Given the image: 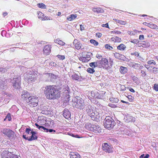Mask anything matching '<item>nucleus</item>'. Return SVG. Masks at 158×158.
Wrapping results in <instances>:
<instances>
[{
  "mask_svg": "<svg viewBox=\"0 0 158 158\" xmlns=\"http://www.w3.org/2000/svg\"><path fill=\"white\" fill-rule=\"evenodd\" d=\"M102 27H105L107 28H109L108 23H107L105 24H103L102 25Z\"/></svg>",
  "mask_w": 158,
  "mask_h": 158,
  "instance_id": "54",
  "label": "nucleus"
},
{
  "mask_svg": "<svg viewBox=\"0 0 158 158\" xmlns=\"http://www.w3.org/2000/svg\"><path fill=\"white\" fill-rule=\"evenodd\" d=\"M40 130H41V131H44L46 132H48V129L45 128L44 127L42 126Z\"/></svg>",
  "mask_w": 158,
  "mask_h": 158,
  "instance_id": "40",
  "label": "nucleus"
},
{
  "mask_svg": "<svg viewBox=\"0 0 158 158\" xmlns=\"http://www.w3.org/2000/svg\"><path fill=\"white\" fill-rule=\"evenodd\" d=\"M51 19H49V18L48 17H46V16H45V17H43V20H50Z\"/></svg>",
  "mask_w": 158,
  "mask_h": 158,
  "instance_id": "58",
  "label": "nucleus"
},
{
  "mask_svg": "<svg viewBox=\"0 0 158 158\" xmlns=\"http://www.w3.org/2000/svg\"><path fill=\"white\" fill-rule=\"evenodd\" d=\"M31 136L29 139V141H31L33 140L37 139V136L35 135L36 133L33 131H31Z\"/></svg>",
  "mask_w": 158,
  "mask_h": 158,
  "instance_id": "17",
  "label": "nucleus"
},
{
  "mask_svg": "<svg viewBox=\"0 0 158 158\" xmlns=\"http://www.w3.org/2000/svg\"><path fill=\"white\" fill-rule=\"evenodd\" d=\"M139 39L140 40H143L144 39V36L143 35H140L139 36Z\"/></svg>",
  "mask_w": 158,
  "mask_h": 158,
  "instance_id": "60",
  "label": "nucleus"
},
{
  "mask_svg": "<svg viewBox=\"0 0 158 158\" xmlns=\"http://www.w3.org/2000/svg\"><path fill=\"white\" fill-rule=\"evenodd\" d=\"M90 42L94 46H97L98 44V43L94 40L91 39L90 40Z\"/></svg>",
  "mask_w": 158,
  "mask_h": 158,
  "instance_id": "33",
  "label": "nucleus"
},
{
  "mask_svg": "<svg viewBox=\"0 0 158 158\" xmlns=\"http://www.w3.org/2000/svg\"><path fill=\"white\" fill-rule=\"evenodd\" d=\"M37 77V74L34 73L32 74H26L24 77V81L25 82L29 84L34 81L36 79Z\"/></svg>",
  "mask_w": 158,
  "mask_h": 158,
  "instance_id": "5",
  "label": "nucleus"
},
{
  "mask_svg": "<svg viewBox=\"0 0 158 158\" xmlns=\"http://www.w3.org/2000/svg\"><path fill=\"white\" fill-rule=\"evenodd\" d=\"M148 27L152 29H155L157 26L155 25L149 23Z\"/></svg>",
  "mask_w": 158,
  "mask_h": 158,
  "instance_id": "39",
  "label": "nucleus"
},
{
  "mask_svg": "<svg viewBox=\"0 0 158 158\" xmlns=\"http://www.w3.org/2000/svg\"><path fill=\"white\" fill-rule=\"evenodd\" d=\"M79 59L82 62H87L90 59V57H88L87 54H86L85 56L81 57Z\"/></svg>",
  "mask_w": 158,
  "mask_h": 158,
  "instance_id": "21",
  "label": "nucleus"
},
{
  "mask_svg": "<svg viewBox=\"0 0 158 158\" xmlns=\"http://www.w3.org/2000/svg\"><path fill=\"white\" fill-rule=\"evenodd\" d=\"M9 158H18V157L17 155L11 154L10 157Z\"/></svg>",
  "mask_w": 158,
  "mask_h": 158,
  "instance_id": "49",
  "label": "nucleus"
},
{
  "mask_svg": "<svg viewBox=\"0 0 158 158\" xmlns=\"http://www.w3.org/2000/svg\"><path fill=\"white\" fill-rule=\"evenodd\" d=\"M51 45L45 46L43 50L44 53L46 55H48L51 52Z\"/></svg>",
  "mask_w": 158,
  "mask_h": 158,
  "instance_id": "15",
  "label": "nucleus"
},
{
  "mask_svg": "<svg viewBox=\"0 0 158 158\" xmlns=\"http://www.w3.org/2000/svg\"><path fill=\"white\" fill-rule=\"evenodd\" d=\"M54 42L61 45H64L65 44V43L63 41L58 39L55 40Z\"/></svg>",
  "mask_w": 158,
  "mask_h": 158,
  "instance_id": "31",
  "label": "nucleus"
},
{
  "mask_svg": "<svg viewBox=\"0 0 158 158\" xmlns=\"http://www.w3.org/2000/svg\"><path fill=\"white\" fill-rule=\"evenodd\" d=\"M37 14L38 18L39 19H40L41 20H43L44 14L40 11L38 12Z\"/></svg>",
  "mask_w": 158,
  "mask_h": 158,
  "instance_id": "30",
  "label": "nucleus"
},
{
  "mask_svg": "<svg viewBox=\"0 0 158 158\" xmlns=\"http://www.w3.org/2000/svg\"><path fill=\"white\" fill-rule=\"evenodd\" d=\"M127 71V68L121 66L119 69V71L121 73L123 74H125L126 73Z\"/></svg>",
  "mask_w": 158,
  "mask_h": 158,
  "instance_id": "22",
  "label": "nucleus"
},
{
  "mask_svg": "<svg viewBox=\"0 0 158 158\" xmlns=\"http://www.w3.org/2000/svg\"><path fill=\"white\" fill-rule=\"evenodd\" d=\"M22 98L24 100L27 101V102H28L30 100V98H31L30 94L27 91H24L23 92V94H22Z\"/></svg>",
  "mask_w": 158,
  "mask_h": 158,
  "instance_id": "11",
  "label": "nucleus"
},
{
  "mask_svg": "<svg viewBox=\"0 0 158 158\" xmlns=\"http://www.w3.org/2000/svg\"><path fill=\"white\" fill-rule=\"evenodd\" d=\"M76 98V101L73 102V107L75 106L77 108L80 110L83 109L85 106L84 100L78 96H77Z\"/></svg>",
  "mask_w": 158,
  "mask_h": 158,
  "instance_id": "4",
  "label": "nucleus"
},
{
  "mask_svg": "<svg viewBox=\"0 0 158 158\" xmlns=\"http://www.w3.org/2000/svg\"><path fill=\"white\" fill-rule=\"evenodd\" d=\"M96 57L98 59H100L102 57V56L101 55L97 54L96 55Z\"/></svg>",
  "mask_w": 158,
  "mask_h": 158,
  "instance_id": "61",
  "label": "nucleus"
},
{
  "mask_svg": "<svg viewBox=\"0 0 158 158\" xmlns=\"http://www.w3.org/2000/svg\"><path fill=\"white\" fill-rule=\"evenodd\" d=\"M27 136V137L26 135H23V137L24 139L29 141V138H28V135Z\"/></svg>",
  "mask_w": 158,
  "mask_h": 158,
  "instance_id": "52",
  "label": "nucleus"
},
{
  "mask_svg": "<svg viewBox=\"0 0 158 158\" xmlns=\"http://www.w3.org/2000/svg\"><path fill=\"white\" fill-rule=\"evenodd\" d=\"M119 59L123 61H127V59L126 58L124 55L121 54Z\"/></svg>",
  "mask_w": 158,
  "mask_h": 158,
  "instance_id": "35",
  "label": "nucleus"
},
{
  "mask_svg": "<svg viewBox=\"0 0 158 158\" xmlns=\"http://www.w3.org/2000/svg\"><path fill=\"white\" fill-rule=\"evenodd\" d=\"M105 48L110 50H112L113 49V48L108 44H106L105 45Z\"/></svg>",
  "mask_w": 158,
  "mask_h": 158,
  "instance_id": "36",
  "label": "nucleus"
},
{
  "mask_svg": "<svg viewBox=\"0 0 158 158\" xmlns=\"http://www.w3.org/2000/svg\"><path fill=\"white\" fill-rule=\"evenodd\" d=\"M32 131L30 128H27L26 129L25 132L27 135L31 134V131Z\"/></svg>",
  "mask_w": 158,
  "mask_h": 158,
  "instance_id": "37",
  "label": "nucleus"
},
{
  "mask_svg": "<svg viewBox=\"0 0 158 158\" xmlns=\"http://www.w3.org/2000/svg\"><path fill=\"white\" fill-rule=\"evenodd\" d=\"M114 56L117 59H119L121 54L116 52L114 54Z\"/></svg>",
  "mask_w": 158,
  "mask_h": 158,
  "instance_id": "42",
  "label": "nucleus"
},
{
  "mask_svg": "<svg viewBox=\"0 0 158 158\" xmlns=\"http://www.w3.org/2000/svg\"><path fill=\"white\" fill-rule=\"evenodd\" d=\"M35 126L36 127L38 128L39 130H40V129H41V126H40L37 123H35Z\"/></svg>",
  "mask_w": 158,
  "mask_h": 158,
  "instance_id": "57",
  "label": "nucleus"
},
{
  "mask_svg": "<svg viewBox=\"0 0 158 158\" xmlns=\"http://www.w3.org/2000/svg\"><path fill=\"white\" fill-rule=\"evenodd\" d=\"M44 94L47 98L49 100L57 99L60 97L59 90L56 86L47 85L45 87Z\"/></svg>",
  "mask_w": 158,
  "mask_h": 158,
  "instance_id": "1",
  "label": "nucleus"
},
{
  "mask_svg": "<svg viewBox=\"0 0 158 158\" xmlns=\"http://www.w3.org/2000/svg\"><path fill=\"white\" fill-rule=\"evenodd\" d=\"M70 158H80V155L76 152H71L69 155Z\"/></svg>",
  "mask_w": 158,
  "mask_h": 158,
  "instance_id": "16",
  "label": "nucleus"
},
{
  "mask_svg": "<svg viewBox=\"0 0 158 158\" xmlns=\"http://www.w3.org/2000/svg\"><path fill=\"white\" fill-rule=\"evenodd\" d=\"M37 6L42 9H46V6L43 3H39L37 4Z\"/></svg>",
  "mask_w": 158,
  "mask_h": 158,
  "instance_id": "27",
  "label": "nucleus"
},
{
  "mask_svg": "<svg viewBox=\"0 0 158 158\" xmlns=\"http://www.w3.org/2000/svg\"><path fill=\"white\" fill-rule=\"evenodd\" d=\"M134 63H135L134 62H130L129 63V65L130 66L133 67Z\"/></svg>",
  "mask_w": 158,
  "mask_h": 158,
  "instance_id": "56",
  "label": "nucleus"
},
{
  "mask_svg": "<svg viewBox=\"0 0 158 158\" xmlns=\"http://www.w3.org/2000/svg\"><path fill=\"white\" fill-rule=\"evenodd\" d=\"M110 100L111 102L113 103H116L118 101V99L116 98H110Z\"/></svg>",
  "mask_w": 158,
  "mask_h": 158,
  "instance_id": "32",
  "label": "nucleus"
},
{
  "mask_svg": "<svg viewBox=\"0 0 158 158\" xmlns=\"http://www.w3.org/2000/svg\"><path fill=\"white\" fill-rule=\"evenodd\" d=\"M98 61L97 60L96 62H91L89 63L90 66L92 68H94L98 66Z\"/></svg>",
  "mask_w": 158,
  "mask_h": 158,
  "instance_id": "26",
  "label": "nucleus"
},
{
  "mask_svg": "<svg viewBox=\"0 0 158 158\" xmlns=\"http://www.w3.org/2000/svg\"><path fill=\"white\" fill-rule=\"evenodd\" d=\"M127 97L128 98L129 100V101L130 102L132 101L134 99V98L131 95H128L127 96Z\"/></svg>",
  "mask_w": 158,
  "mask_h": 158,
  "instance_id": "45",
  "label": "nucleus"
},
{
  "mask_svg": "<svg viewBox=\"0 0 158 158\" xmlns=\"http://www.w3.org/2000/svg\"><path fill=\"white\" fill-rule=\"evenodd\" d=\"M2 132L10 138H13L15 134V132L12 130L5 129H4L2 131Z\"/></svg>",
  "mask_w": 158,
  "mask_h": 158,
  "instance_id": "7",
  "label": "nucleus"
},
{
  "mask_svg": "<svg viewBox=\"0 0 158 158\" xmlns=\"http://www.w3.org/2000/svg\"><path fill=\"white\" fill-rule=\"evenodd\" d=\"M93 125L91 124L90 123H87L85 124V127L88 130L91 131V130H92L91 128H92Z\"/></svg>",
  "mask_w": 158,
  "mask_h": 158,
  "instance_id": "24",
  "label": "nucleus"
},
{
  "mask_svg": "<svg viewBox=\"0 0 158 158\" xmlns=\"http://www.w3.org/2000/svg\"><path fill=\"white\" fill-rule=\"evenodd\" d=\"M132 80L133 81L135 82L137 81V80H138L137 78L135 76H134L132 77Z\"/></svg>",
  "mask_w": 158,
  "mask_h": 158,
  "instance_id": "55",
  "label": "nucleus"
},
{
  "mask_svg": "<svg viewBox=\"0 0 158 158\" xmlns=\"http://www.w3.org/2000/svg\"><path fill=\"white\" fill-rule=\"evenodd\" d=\"M84 27H83V26L82 25H80V29L81 31H82L84 30Z\"/></svg>",
  "mask_w": 158,
  "mask_h": 158,
  "instance_id": "62",
  "label": "nucleus"
},
{
  "mask_svg": "<svg viewBox=\"0 0 158 158\" xmlns=\"http://www.w3.org/2000/svg\"><path fill=\"white\" fill-rule=\"evenodd\" d=\"M140 67V64L135 63L133 68L136 69H138Z\"/></svg>",
  "mask_w": 158,
  "mask_h": 158,
  "instance_id": "38",
  "label": "nucleus"
},
{
  "mask_svg": "<svg viewBox=\"0 0 158 158\" xmlns=\"http://www.w3.org/2000/svg\"><path fill=\"white\" fill-rule=\"evenodd\" d=\"M77 17V15H75L72 14L69 15L67 18V19L69 21H73Z\"/></svg>",
  "mask_w": 158,
  "mask_h": 158,
  "instance_id": "23",
  "label": "nucleus"
},
{
  "mask_svg": "<svg viewBox=\"0 0 158 158\" xmlns=\"http://www.w3.org/2000/svg\"><path fill=\"white\" fill-rule=\"evenodd\" d=\"M98 64H100L101 67L104 69H106L108 67V60L105 58H102L100 61H98Z\"/></svg>",
  "mask_w": 158,
  "mask_h": 158,
  "instance_id": "9",
  "label": "nucleus"
},
{
  "mask_svg": "<svg viewBox=\"0 0 158 158\" xmlns=\"http://www.w3.org/2000/svg\"><path fill=\"white\" fill-rule=\"evenodd\" d=\"M91 95L92 97L95 98H100V96L98 92L96 91H92L91 92Z\"/></svg>",
  "mask_w": 158,
  "mask_h": 158,
  "instance_id": "20",
  "label": "nucleus"
},
{
  "mask_svg": "<svg viewBox=\"0 0 158 158\" xmlns=\"http://www.w3.org/2000/svg\"><path fill=\"white\" fill-rule=\"evenodd\" d=\"M30 100L29 101L28 103L31 104V106L32 107H34L36 106L38 102V100L37 98H30Z\"/></svg>",
  "mask_w": 158,
  "mask_h": 158,
  "instance_id": "12",
  "label": "nucleus"
},
{
  "mask_svg": "<svg viewBox=\"0 0 158 158\" xmlns=\"http://www.w3.org/2000/svg\"><path fill=\"white\" fill-rule=\"evenodd\" d=\"M154 89L156 91H158V84H155L154 85Z\"/></svg>",
  "mask_w": 158,
  "mask_h": 158,
  "instance_id": "48",
  "label": "nucleus"
},
{
  "mask_svg": "<svg viewBox=\"0 0 158 158\" xmlns=\"http://www.w3.org/2000/svg\"><path fill=\"white\" fill-rule=\"evenodd\" d=\"M128 88L129 89V90L131 92H135V90L132 88L130 87V88Z\"/></svg>",
  "mask_w": 158,
  "mask_h": 158,
  "instance_id": "64",
  "label": "nucleus"
},
{
  "mask_svg": "<svg viewBox=\"0 0 158 158\" xmlns=\"http://www.w3.org/2000/svg\"><path fill=\"white\" fill-rule=\"evenodd\" d=\"M131 43H135V44H137L139 42V41L137 40H136V39H134L133 40H131Z\"/></svg>",
  "mask_w": 158,
  "mask_h": 158,
  "instance_id": "46",
  "label": "nucleus"
},
{
  "mask_svg": "<svg viewBox=\"0 0 158 158\" xmlns=\"http://www.w3.org/2000/svg\"><path fill=\"white\" fill-rule=\"evenodd\" d=\"M91 129V131L96 134L102 133L103 131V129L98 125H94Z\"/></svg>",
  "mask_w": 158,
  "mask_h": 158,
  "instance_id": "8",
  "label": "nucleus"
},
{
  "mask_svg": "<svg viewBox=\"0 0 158 158\" xmlns=\"http://www.w3.org/2000/svg\"><path fill=\"white\" fill-rule=\"evenodd\" d=\"M103 150L106 152L110 153L112 152V148L107 143H104L102 145Z\"/></svg>",
  "mask_w": 158,
  "mask_h": 158,
  "instance_id": "10",
  "label": "nucleus"
},
{
  "mask_svg": "<svg viewBox=\"0 0 158 158\" xmlns=\"http://www.w3.org/2000/svg\"><path fill=\"white\" fill-rule=\"evenodd\" d=\"M86 111L88 115L89 116L94 120L98 121V117H99L98 113L95 111L94 108L89 105L86 107Z\"/></svg>",
  "mask_w": 158,
  "mask_h": 158,
  "instance_id": "2",
  "label": "nucleus"
},
{
  "mask_svg": "<svg viewBox=\"0 0 158 158\" xmlns=\"http://www.w3.org/2000/svg\"><path fill=\"white\" fill-rule=\"evenodd\" d=\"M87 71L90 73H93L95 72V70L93 68H88L87 69Z\"/></svg>",
  "mask_w": 158,
  "mask_h": 158,
  "instance_id": "34",
  "label": "nucleus"
},
{
  "mask_svg": "<svg viewBox=\"0 0 158 158\" xmlns=\"http://www.w3.org/2000/svg\"><path fill=\"white\" fill-rule=\"evenodd\" d=\"M139 54L138 52H135L134 53H131V55H135V56H137H137H139Z\"/></svg>",
  "mask_w": 158,
  "mask_h": 158,
  "instance_id": "53",
  "label": "nucleus"
},
{
  "mask_svg": "<svg viewBox=\"0 0 158 158\" xmlns=\"http://www.w3.org/2000/svg\"><path fill=\"white\" fill-rule=\"evenodd\" d=\"M148 63L149 64H153L154 65H155L156 64L154 60H152L148 61Z\"/></svg>",
  "mask_w": 158,
  "mask_h": 158,
  "instance_id": "43",
  "label": "nucleus"
},
{
  "mask_svg": "<svg viewBox=\"0 0 158 158\" xmlns=\"http://www.w3.org/2000/svg\"><path fill=\"white\" fill-rule=\"evenodd\" d=\"M57 56L60 60H63L65 59V57L64 56L58 55Z\"/></svg>",
  "mask_w": 158,
  "mask_h": 158,
  "instance_id": "44",
  "label": "nucleus"
},
{
  "mask_svg": "<svg viewBox=\"0 0 158 158\" xmlns=\"http://www.w3.org/2000/svg\"><path fill=\"white\" fill-rule=\"evenodd\" d=\"M94 12L95 13L96 12L97 13H102L103 12V10H94Z\"/></svg>",
  "mask_w": 158,
  "mask_h": 158,
  "instance_id": "63",
  "label": "nucleus"
},
{
  "mask_svg": "<svg viewBox=\"0 0 158 158\" xmlns=\"http://www.w3.org/2000/svg\"><path fill=\"white\" fill-rule=\"evenodd\" d=\"M11 152L7 151H4L2 152L1 156L4 158H9L11 154Z\"/></svg>",
  "mask_w": 158,
  "mask_h": 158,
  "instance_id": "14",
  "label": "nucleus"
},
{
  "mask_svg": "<svg viewBox=\"0 0 158 158\" xmlns=\"http://www.w3.org/2000/svg\"><path fill=\"white\" fill-rule=\"evenodd\" d=\"M118 50L123 51L126 48V46L123 44H121L119 45L117 47Z\"/></svg>",
  "mask_w": 158,
  "mask_h": 158,
  "instance_id": "25",
  "label": "nucleus"
},
{
  "mask_svg": "<svg viewBox=\"0 0 158 158\" xmlns=\"http://www.w3.org/2000/svg\"><path fill=\"white\" fill-rule=\"evenodd\" d=\"M111 39L112 40L117 42H119L121 40V38L117 36L112 38Z\"/></svg>",
  "mask_w": 158,
  "mask_h": 158,
  "instance_id": "29",
  "label": "nucleus"
},
{
  "mask_svg": "<svg viewBox=\"0 0 158 158\" xmlns=\"http://www.w3.org/2000/svg\"><path fill=\"white\" fill-rule=\"evenodd\" d=\"M72 79L73 80L79 81H81L85 79V77L83 76H81V74L78 75L77 74H74L72 76Z\"/></svg>",
  "mask_w": 158,
  "mask_h": 158,
  "instance_id": "13",
  "label": "nucleus"
},
{
  "mask_svg": "<svg viewBox=\"0 0 158 158\" xmlns=\"http://www.w3.org/2000/svg\"><path fill=\"white\" fill-rule=\"evenodd\" d=\"M112 33L117 34H120L121 33V32L119 31H114L111 32Z\"/></svg>",
  "mask_w": 158,
  "mask_h": 158,
  "instance_id": "51",
  "label": "nucleus"
},
{
  "mask_svg": "<svg viewBox=\"0 0 158 158\" xmlns=\"http://www.w3.org/2000/svg\"><path fill=\"white\" fill-rule=\"evenodd\" d=\"M63 116L66 119H68L70 117V112L68 110H64L63 114Z\"/></svg>",
  "mask_w": 158,
  "mask_h": 158,
  "instance_id": "18",
  "label": "nucleus"
},
{
  "mask_svg": "<svg viewBox=\"0 0 158 158\" xmlns=\"http://www.w3.org/2000/svg\"><path fill=\"white\" fill-rule=\"evenodd\" d=\"M11 81L13 84V87L16 89H19L21 87V77L20 76L17 78H14Z\"/></svg>",
  "mask_w": 158,
  "mask_h": 158,
  "instance_id": "6",
  "label": "nucleus"
},
{
  "mask_svg": "<svg viewBox=\"0 0 158 158\" xmlns=\"http://www.w3.org/2000/svg\"><path fill=\"white\" fill-rule=\"evenodd\" d=\"M6 70V69H4L3 68H0V72L1 73H4Z\"/></svg>",
  "mask_w": 158,
  "mask_h": 158,
  "instance_id": "50",
  "label": "nucleus"
},
{
  "mask_svg": "<svg viewBox=\"0 0 158 158\" xmlns=\"http://www.w3.org/2000/svg\"><path fill=\"white\" fill-rule=\"evenodd\" d=\"M6 118V119L8 118V120L9 121H10L11 120V118L10 114V113H8L7 114V115L6 117V118L4 119V120H5V119Z\"/></svg>",
  "mask_w": 158,
  "mask_h": 158,
  "instance_id": "41",
  "label": "nucleus"
},
{
  "mask_svg": "<svg viewBox=\"0 0 158 158\" xmlns=\"http://www.w3.org/2000/svg\"><path fill=\"white\" fill-rule=\"evenodd\" d=\"M102 35L101 33H97L96 34V36H97V37H100L102 36Z\"/></svg>",
  "mask_w": 158,
  "mask_h": 158,
  "instance_id": "59",
  "label": "nucleus"
},
{
  "mask_svg": "<svg viewBox=\"0 0 158 158\" xmlns=\"http://www.w3.org/2000/svg\"><path fill=\"white\" fill-rule=\"evenodd\" d=\"M108 106H110L112 108H116L117 107V106H116V105L111 104V103H109L108 104Z\"/></svg>",
  "mask_w": 158,
  "mask_h": 158,
  "instance_id": "47",
  "label": "nucleus"
},
{
  "mask_svg": "<svg viewBox=\"0 0 158 158\" xmlns=\"http://www.w3.org/2000/svg\"><path fill=\"white\" fill-rule=\"evenodd\" d=\"M75 48L77 50L79 49L81 47V44L77 40H75L73 42Z\"/></svg>",
  "mask_w": 158,
  "mask_h": 158,
  "instance_id": "19",
  "label": "nucleus"
},
{
  "mask_svg": "<svg viewBox=\"0 0 158 158\" xmlns=\"http://www.w3.org/2000/svg\"><path fill=\"white\" fill-rule=\"evenodd\" d=\"M114 124V120L110 116L106 117L104 121V127L108 129H110L113 127Z\"/></svg>",
  "mask_w": 158,
  "mask_h": 158,
  "instance_id": "3",
  "label": "nucleus"
},
{
  "mask_svg": "<svg viewBox=\"0 0 158 158\" xmlns=\"http://www.w3.org/2000/svg\"><path fill=\"white\" fill-rule=\"evenodd\" d=\"M114 20H115V22L118 24V25H125L126 24V22L122 20H118L116 19H113Z\"/></svg>",
  "mask_w": 158,
  "mask_h": 158,
  "instance_id": "28",
  "label": "nucleus"
}]
</instances>
